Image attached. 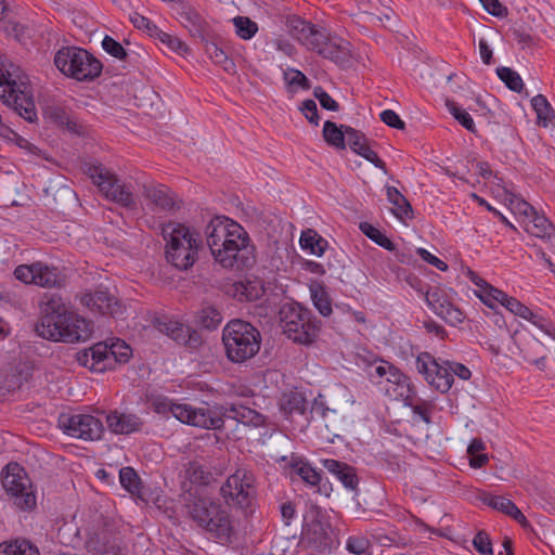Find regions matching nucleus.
I'll return each instance as SVG.
<instances>
[{"mask_svg":"<svg viewBox=\"0 0 555 555\" xmlns=\"http://www.w3.org/2000/svg\"><path fill=\"white\" fill-rule=\"evenodd\" d=\"M1 482L7 494L11 496L18 509L30 512L36 508L37 499L35 490L22 465L16 462H10L1 473Z\"/></svg>","mask_w":555,"mask_h":555,"instance_id":"12","label":"nucleus"},{"mask_svg":"<svg viewBox=\"0 0 555 555\" xmlns=\"http://www.w3.org/2000/svg\"><path fill=\"white\" fill-rule=\"evenodd\" d=\"M496 74L499 78L506 85L508 89L515 92H520L524 88V82L519 74L509 67H498Z\"/></svg>","mask_w":555,"mask_h":555,"instance_id":"47","label":"nucleus"},{"mask_svg":"<svg viewBox=\"0 0 555 555\" xmlns=\"http://www.w3.org/2000/svg\"><path fill=\"white\" fill-rule=\"evenodd\" d=\"M417 372L436 390L446 393L452 387L454 378L449 370L448 361L438 362L429 352H421L416 358Z\"/></svg>","mask_w":555,"mask_h":555,"instance_id":"17","label":"nucleus"},{"mask_svg":"<svg viewBox=\"0 0 555 555\" xmlns=\"http://www.w3.org/2000/svg\"><path fill=\"white\" fill-rule=\"evenodd\" d=\"M403 401L404 404L409 406L415 415H418L423 422L426 424L431 423V411L434 409V403L418 398L415 387L414 396L411 397V399H403Z\"/></svg>","mask_w":555,"mask_h":555,"instance_id":"38","label":"nucleus"},{"mask_svg":"<svg viewBox=\"0 0 555 555\" xmlns=\"http://www.w3.org/2000/svg\"><path fill=\"white\" fill-rule=\"evenodd\" d=\"M180 23L189 30L192 37L199 38L202 42L207 39L208 24L195 10L188 9L181 12Z\"/></svg>","mask_w":555,"mask_h":555,"instance_id":"30","label":"nucleus"},{"mask_svg":"<svg viewBox=\"0 0 555 555\" xmlns=\"http://www.w3.org/2000/svg\"><path fill=\"white\" fill-rule=\"evenodd\" d=\"M531 105L537 113L539 122L542 124V126L547 127L548 125H552L553 119H555V112L543 94L533 96Z\"/></svg>","mask_w":555,"mask_h":555,"instance_id":"40","label":"nucleus"},{"mask_svg":"<svg viewBox=\"0 0 555 555\" xmlns=\"http://www.w3.org/2000/svg\"><path fill=\"white\" fill-rule=\"evenodd\" d=\"M205 53L216 64L223 68L224 72L233 74L235 73L234 62L228 57L227 53L217 46L214 41L208 39L204 40Z\"/></svg>","mask_w":555,"mask_h":555,"instance_id":"37","label":"nucleus"},{"mask_svg":"<svg viewBox=\"0 0 555 555\" xmlns=\"http://www.w3.org/2000/svg\"><path fill=\"white\" fill-rule=\"evenodd\" d=\"M387 366H391V363L385 360H375L369 366L367 375L370 379L376 385H383L384 377L388 373Z\"/></svg>","mask_w":555,"mask_h":555,"instance_id":"54","label":"nucleus"},{"mask_svg":"<svg viewBox=\"0 0 555 555\" xmlns=\"http://www.w3.org/2000/svg\"><path fill=\"white\" fill-rule=\"evenodd\" d=\"M81 305L90 311L102 315L118 317L122 314V306L119 300L106 288L98 287L86 292L80 297Z\"/></svg>","mask_w":555,"mask_h":555,"instance_id":"19","label":"nucleus"},{"mask_svg":"<svg viewBox=\"0 0 555 555\" xmlns=\"http://www.w3.org/2000/svg\"><path fill=\"white\" fill-rule=\"evenodd\" d=\"M300 111L305 115V117L308 119V121L314 126L319 125L320 117L319 112L317 107V103L313 100H305L300 106Z\"/></svg>","mask_w":555,"mask_h":555,"instance_id":"59","label":"nucleus"},{"mask_svg":"<svg viewBox=\"0 0 555 555\" xmlns=\"http://www.w3.org/2000/svg\"><path fill=\"white\" fill-rule=\"evenodd\" d=\"M473 282L481 288L482 294L480 295V299L490 308H493V302H499L511 313L515 314L521 305L518 299L511 297L505 292L488 284L481 278H478L477 280L474 279Z\"/></svg>","mask_w":555,"mask_h":555,"instance_id":"25","label":"nucleus"},{"mask_svg":"<svg viewBox=\"0 0 555 555\" xmlns=\"http://www.w3.org/2000/svg\"><path fill=\"white\" fill-rule=\"evenodd\" d=\"M233 24L236 28V34L244 40L251 39L258 31V25L246 16H237L233 18Z\"/></svg>","mask_w":555,"mask_h":555,"instance_id":"49","label":"nucleus"},{"mask_svg":"<svg viewBox=\"0 0 555 555\" xmlns=\"http://www.w3.org/2000/svg\"><path fill=\"white\" fill-rule=\"evenodd\" d=\"M313 95L320 102V105L327 111L337 112L339 104L322 87H315Z\"/></svg>","mask_w":555,"mask_h":555,"instance_id":"57","label":"nucleus"},{"mask_svg":"<svg viewBox=\"0 0 555 555\" xmlns=\"http://www.w3.org/2000/svg\"><path fill=\"white\" fill-rule=\"evenodd\" d=\"M446 106L449 113L454 117V119L466 130L472 133H476V126L472 116L462 107L457 105L456 102L452 100L446 101Z\"/></svg>","mask_w":555,"mask_h":555,"instance_id":"43","label":"nucleus"},{"mask_svg":"<svg viewBox=\"0 0 555 555\" xmlns=\"http://www.w3.org/2000/svg\"><path fill=\"white\" fill-rule=\"evenodd\" d=\"M263 289L258 287L255 283L247 281L241 282L235 285V295L240 300L254 301L257 300Z\"/></svg>","mask_w":555,"mask_h":555,"instance_id":"50","label":"nucleus"},{"mask_svg":"<svg viewBox=\"0 0 555 555\" xmlns=\"http://www.w3.org/2000/svg\"><path fill=\"white\" fill-rule=\"evenodd\" d=\"M129 20L134 28L145 31L150 37L155 38L159 30L153 22L138 12L130 13Z\"/></svg>","mask_w":555,"mask_h":555,"instance_id":"53","label":"nucleus"},{"mask_svg":"<svg viewBox=\"0 0 555 555\" xmlns=\"http://www.w3.org/2000/svg\"><path fill=\"white\" fill-rule=\"evenodd\" d=\"M108 348L113 370L115 369L116 363L128 362L132 354L130 346H128L125 341H121L119 339L108 345Z\"/></svg>","mask_w":555,"mask_h":555,"instance_id":"46","label":"nucleus"},{"mask_svg":"<svg viewBox=\"0 0 555 555\" xmlns=\"http://www.w3.org/2000/svg\"><path fill=\"white\" fill-rule=\"evenodd\" d=\"M386 196L388 202L393 206L392 212L396 217L400 219L412 217V206L397 188L390 185L386 186Z\"/></svg>","mask_w":555,"mask_h":555,"instance_id":"35","label":"nucleus"},{"mask_svg":"<svg viewBox=\"0 0 555 555\" xmlns=\"http://www.w3.org/2000/svg\"><path fill=\"white\" fill-rule=\"evenodd\" d=\"M36 269H35V262L31 264H21L15 268L14 270V276L16 280L22 281L26 284L33 283L35 284L36 279Z\"/></svg>","mask_w":555,"mask_h":555,"instance_id":"58","label":"nucleus"},{"mask_svg":"<svg viewBox=\"0 0 555 555\" xmlns=\"http://www.w3.org/2000/svg\"><path fill=\"white\" fill-rule=\"evenodd\" d=\"M485 10L493 16L503 17L507 14V9L499 0H480Z\"/></svg>","mask_w":555,"mask_h":555,"instance_id":"64","label":"nucleus"},{"mask_svg":"<svg viewBox=\"0 0 555 555\" xmlns=\"http://www.w3.org/2000/svg\"><path fill=\"white\" fill-rule=\"evenodd\" d=\"M280 321L283 333L297 344L311 345L320 332L321 322L298 302L283 305Z\"/></svg>","mask_w":555,"mask_h":555,"instance_id":"7","label":"nucleus"},{"mask_svg":"<svg viewBox=\"0 0 555 555\" xmlns=\"http://www.w3.org/2000/svg\"><path fill=\"white\" fill-rule=\"evenodd\" d=\"M534 326L540 328L546 335L555 339V326L554 324L546 318L533 313V317L529 320Z\"/></svg>","mask_w":555,"mask_h":555,"instance_id":"60","label":"nucleus"},{"mask_svg":"<svg viewBox=\"0 0 555 555\" xmlns=\"http://www.w3.org/2000/svg\"><path fill=\"white\" fill-rule=\"evenodd\" d=\"M371 546L370 540L362 534L350 535L346 541V550L356 555L367 554Z\"/></svg>","mask_w":555,"mask_h":555,"instance_id":"51","label":"nucleus"},{"mask_svg":"<svg viewBox=\"0 0 555 555\" xmlns=\"http://www.w3.org/2000/svg\"><path fill=\"white\" fill-rule=\"evenodd\" d=\"M222 320V313L214 306L203 307L197 313V323L209 331L216 330Z\"/></svg>","mask_w":555,"mask_h":555,"instance_id":"41","label":"nucleus"},{"mask_svg":"<svg viewBox=\"0 0 555 555\" xmlns=\"http://www.w3.org/2000/svg\"><path fill=\"white\" fill-rule=\"evenodd\" d=\"M188 517L210 539L221 545L232 542L235 528L229 507L209 496L188 492L183 498Z\"/></svg>","mask_w":555,"mask_h":555,"instance_id":"3","label":"nucleus"},{"mask_svg":"<svg viewBox=\"0 0 555 555\" xmlns=\"http://www.w3.org/2000/svg\"><path fill=\"white\" fill-rule=\"evenodd\" d=\"M102 48L106 53L118 60L124 61L127 57V52L124 47L111 36L104 37Z\"/></svg>","mask_w":555,"mask_h":555,"instance_id":"56","label":"nucleus"},{"mask_svg":"<svg viewBox=\"0 0 555 555\" xmlns=\"http://www.w3.org/2000/svg\"><path fill=\"white\" fill-rule=\"evenodd\" d=\"M142 195L155 210L171 211L180 208L176 194L164 184H143Z\"/></svg>","mask_w":555,"mask_h":555,"instance_id":"21","label":"nucleus"},{"mask_svg":"<svg viewBox=\"0 0 555 555\" xmlns=\"http://www.w3.org/2000/svg\"><path fill=\"white\" fill-rule=\"evenodd\" d=\"M78 361L81 365L98 373L113 370L109 358L108 345L104 341L94 344L89 349L78 353Z\"/></svg>","mask_w":555,"mask_h":555,"instance_id":"22","label":"nucleus"},{"mask_svg":"<svg viewBox=\"0 0 555 555\" xmlns=\"http://www.w3.org/2000/svg\"><path fill=\"white\" fill-rule=\"evenodd\" d=\"M206 415L210 417H206L207 424L204 425L205 429L221 430L225 420H233L245 426L255 428L264 427L267 425V416L241 403L206 406L205 416Z\"/></svg>","mask_w":555,"mask_h":555,"instance_id":"13","label":"nucleus"},{"mask_svg":"<svg viewBox=\"0 0 555 555\" xmlns=\"http://www.w3.org/2000/svg\"><path fill=\"white\" fill-rule=\"evenodd\" d=\"M481 501L483 504L488 505L489 507L499 511L507 516H509V513L515 506V503L511 501L509 499H506L501 495H493L489 493H485L481 498Z\"/></svg>","mask_w":555,"mask_h":555,"instance_id":"48","label":"nucleus"},{"mask_svg":"<svg viewBox=\"0 0 555 555\" xmlns=\"http://www.w3.org/2000/svg\"><path fill=\"white\" fill-rule=\"evenodd\" d=\"M307 404L305 395L296 389L283 391L279 399L280 411L286 418L294 414L304 415L307 411Z\"/></svg>","mask_w":555,"mask_h":555,"instance_id":"29","label":"nucleus"},{"mask_svg":"<svg viewBox=\"0 0 555 555\" xmlns=\"http://www.w3.org/2000/svg\"><path fill=\"white\" fill-rule=\"evenodd\" d=\"M517 210L522 218V227L527 233L542 240H551L555 236L553 223L544 215H540L529 203H519Z\"/></svg>","mask_w":555,"mask_h":555,"instance_id":"18","label":"nucleus"},{"mask_svg":"<svg viewBox=\"0 0 555 555\" xmlns=\"http://www.w3.org/2000/svg\"><path fill=\"white\" fill-rule=\"evenodd\" d=\"M310 412L312 417H319L324 421L327 414L334 411L325 404L324 397L320 395L313 400Z\"/></svg>","mask_w":555,"mask_h":555,"instance_id":"63","label":"nucleus"},{"mask_svg":"<svg viewBox=\"0 0 555 555\" xmlns=\"http://www.w3.org/2000/svg\"><path fill=\"white\" fill-rule=\"evenodd\" d=\"M0 555H40L38 548L26 540L0 543Z\"/></svg>","mask_w":555,"mask_h":555,"instance_id":"39","label":"nucleus"},{"mask_svg":"<svg viewBox=\"0 0 555 555\" xmlns=\"http://www.w3.org/2000/svg\"><path fill=\"white\" fill-rule=\"evenodd\" d=\"M292 473L296 474L306 485L318 487V492L328 495L326 489L322 490V472L317 470L312 465L302 457H292L289 464Z\"/></svg>","mask_w":555,"mask_h":555,"instance_id":"28","label":"nucleus"},{"mask_svg":"<svg viewBox=\"0 0 555 555\" xmlns=\"http://www.w3.org/2000/svg\"><path fill=\"white\" fill-rule=\"evenodd\" d=\"M287 27L293 38L308 50L337 64H343L348 60V44L332 39L324 27H319L296 15L287 18Z\"/></svg>","mask_w":555,"mask_h":555,"instance_id":"5","label":"nucleus"},{"mask_svg":"<svg viewBox=\"0 0 555 555\" xmlns=\"http://www.w3.org/2000/svg\"><path fill=\"white\" fill-rule=\"evenodd\" d=\"M153 411L166 417L172 415L183 424L204 428L207 424L205 408H193L188 403H176L171 399L158 396L152 400ZM208 417H210L208 415Z\"/></svg>","mask_w":555,"mask_h":555,"instance_id":"16","label":"nucleus"},{"mask_svg":"<svg viewBox=\"0 0 555 555\" xmlns=\"http://www.w3.org/2000/svg\"><path fill=\"white\" fill-rule=\"evenodd\" d=\"M347 125L338 127L335 122L326 120L323 126V138L325 142L338 150L346 149L347 132L345 128Z\"/></svg>","mask_w":555,"mask_h":555,"instance_id":"36","label":"nucleus"},{"mask_svg":"<svg viewBox=\"0 0 555 555\" xmlns=\"http://www.w3.org/2000/svg\"><path fill=\"white\" fill-rule=\"evenodd\" d=\"M185 478L194 485L207 486L214 480V475L208 466L201 461H190L185 465Z\"/></svg>","mask_w":555,"mask_h":555,"instance_id":"34","label":"nucleus"},{"mask_svg":"<svg viewBox=\"0 0 555 555\" xmlns=\"http://www.w3.org/2000/svg\"><path fill=\"white\" fill-rule=\"evenodd\" d=\"M219 494L229 508L241 512L250 509L257 500L254 473L243 467L236 468L221 485Z\"/></svg>","mask_w":555,"mask_h":555,"instance_id":"9","label":"nucleus"},{"mask_svg":"<svg viewBox=\"0 0 555 555\" xmlns=\"http://www.w3.org/2000/svg\"><path fill=\"white\" fill-rule=\"evenodd\" d=\"M36 333L48 340L74 344L91 337L93 325L67 309L57 294H44L40 302V319Z\"/></svg>","mask_w":555,"mask_h":555,"instance_id":"2","label":"nucleus"},{"mask_svg":"<svg viewBox=\"0 0 555 555\" xmlns=\"http://www.w3.org/2000/svg\"><path fill=\"white\" fill-rule=\"evenodd\" d=\"M360 230L361 232L366 235L370 240H372L374 243L379 245L380 247H384L387 250H395L396 245L395 243L386 236L383 232H380L377 228L372 225L369 222H361L360 223Z\"/></svg>","mask_w":555,"mask_h":555,"instance_id":"42","label":"nucleus"},{"mask_svg":"<svg viewBox=\"0 0 555 555\" xmlns=\"http://www.w3.org/2000/svg\"><path fill=\"white\" fill-rule=\"evenodd\" d=\"M345 131L347 132V143L350 150L386 173V163L380 159L377 153L369 146L365 134L352 127H346Z\"/></svg>","mask_w":555,"mask_h":555,"instance_id":"24","label":"nucleus"},{"mask_svg":"<svg viewBox=\"0 0 555 555\" xmlns=\"http://www.w3.org/2000/svg\"><path fill=\"white\" fill-rule=\"evenodd\" d=\"M152 322L157 331L167 335L178 344L184 339L183 333L186 332V325L183 323L172 320L166 315L157 317Z\"/></svg>","mask_w":555,"mask_h":555,"instance_id":"32","label":"nucleus"},{"mask_svg":"<svg viewBox=\"0 0 555 555\" xmlns=\"http://www.w3.org/2000/svg\"><path fill=\"white\" fill-rule=\"evenodd\" d=\"M311 298L314 307L323 317H328L332 313L330 295L322 285L311 288Z\"/></svg>","mask_w":555,"mask_h":555,"instance_id":"45","label":"nucleus"},{"mask_svg":"<svg viewBox=\"0 0 555 555\" xmlns=\"http://www.w3.org/2000/svg\"><path fill=\"white\" fill-rule=\"evenodd\" d=\"M119 480L121 486L131 494H140L141 492V479L137 472L126 466L119 470Z\"/></svg>","mask_w":555,"mask_h":555,"instance_id":"44","label":"nucleus"},{"mask_svg":"<svg viewBox=\"0 0 555 555\" xmlns=\"http://www.w3.org/2000/svg\"><path fill=\"white\" fill-rule=\"evenodd\" d=\"M222 343L228 360L241 364L253 359L259 352L261 335L251 323L234 319L223 327Z\"/></svg>","mask_w":555,"mask_h":555,"instance_id":"6","label":"nucleus"},{"mask_svg":"<svg viewBox=\"0 0 555 555\" xmlns=\"http://www.w3.org/2000/svg\"><path fill=\"white\" fill-rule=\"evenodd\" d=\"M388 373L384 377V389L390 397L411 399L414 396V385L409 376L403 374L397 366H387Z\"/></svg>","mask_w":555,"mask_h":555,"instance_id":"23","label":"nucleus"},{"mask_svg":"<svg viewBox=\"0 0 555 555\" xmlns=\"http://www.w3.org/2000/svg\"><path fill=\"white\" fill-rule=\"evenodd\" d=\"M36 279L35 284L41 287L52 288L61 287L64 284V276L55 267L38 261L35 262Z\"/></svg>","mask_w":555,"mask_h":555,"instance_id":"31","label":"nucleus"},{"mask_svg":"<svg viewBox=\"0 0 555 555\" xmlns=\"http://www.w3.org/2000/svg\"><path fill=\"white\" fill-rule=\"evenodd\" d=\"M106 423L108 429L117 435H129L140 431L143 426V422L139 416L117 411L111 412L106 416Z\"/></svg>","mask_w":555,"mask_h":555,"instance_id":"27","label":"nucleus"},{"mask_svg":"<svg viewBox=\"0 0 555 555\" xmlns=\"http://www.w3.org/2000/svg\"><path fill=\"white\" fill-rule=\"evenodd\" d=\"M473 546L480 555H494L492 541L485 530H479L473 539Z\"/></svg>","mask_w":555,"mask_h":555,"instance_id":"55","label":"nucleus"},{"mask_svg":"<svg viewBox=\"0 0 555 555\" xmlns=\"http://www.w3.org/2000/svg\"><path fill=\"white\" fill-rule=\"evenodd\" d=\"M426 304L435 314L452 326H456L464 321L465 317L461 309L455 307L437 287L426 292Z\"/></svg>","mask_w":555,"mask_h":555,"instance_id":"20","label":"nucleus"},{"mask_svg":"<svg viewBox=\"0 0 555 555\" xmlns=\"http://www.w3.org/2000/svg\"><path fill=\"white\" fill-rule=\"evenodd\" d=\"M55 66L66 76L79 81H91L99 77L103 64L87 50L64 47L54 56Z\"/></svg>","mask_w":555,"mask_h":555,"instance_id":"10","label":"nucleus"},{"mask_svg":"<svg viewBox=\"0 0 555 555\" xmlns=\"http://www.w3.org/2000/svg\"><path fill=\"white\" fill-rule=\"evenodd\" d=\"M321 463L346 489L354 492L358 491L359 477L353 466L334 459H324Z\"/></svg>","mask_w":555,"mask_h":555,"instance_id":"26","label":"nucleus"},{"mask_svg":"<svg viewBox=\"0 0 555 555\" xmlns=\"http://www.w3.org/2000/svg\"><path fill=\"white\" fill-rule=\"evenodd\" d=\"M206 243L217 263L243 270L255 263V246L246 230L234 220L216 216L205 227Z\"/></svg>","mask_w":555,"mask_h":555,"instance_id":"1","label":"nucleus"},{"mask_svg":"<svg viewBox=\"0 0 555 555\" xmlns=\"http://www.w3.org/2000/svg\"><path fill=\"white\" fill-rule=\"evenodd\" d=\"M13 64L0 52V98L15 113L29 122L37 119L36 106L28 95L27 86L13 78Z\"/></svg>","mask_w":555,"mask_h":555,"instance_id":"8","label":"nucleus"},{"mask_svg":"<svg viewBox=\"0 0 555 555\" xmlns=\"http://www.w3.org/2000/svg\"><path fill=\"white\" fill-rule=\"evenodd\" d=\"M163 236L166 241L167 262L179 271L191 269L203 248L199 233L183 223L169 222L163 227Z\"/></svg>","mask_w":555,"mask_h":555,"instance_id":"4","label":"nucleus"},{"mask_svg":"<svg viewBox=\"0 0 555 555\" xmlns=\"http://www.w3.org/2000/svg\"><path fill=\"white\" fill-rule=\"evenodd\" d=\"M299 243L304 250H309L318 257H321L328 247V242L313 229L302 231Z\"/></svg>","mask_w":555,"mask_h":555,"instance_id":"33","label":"nucleus"},{"mask_svg":"<svg viewBox=\"0 0 555 555\" xmlns=\"http://www.w3.org/2000/svg\"><path fill=\"white\" fill-rule=\"evenodd\" d=\"M155 38L165 44L169 50L179 54H184L189 51L188 46L182 40L176 36L163 31L162 29L158 30Z\"/></svg>","mask_w":555,"mask_h":555,"instance_id":"52","label":"nucleus"},{"mask_svg":"<svg viewBox=\"0 0 555 555\" xmlns=\"http://www.w3.org/2000/svg\"><path fill=\"white\" fill-rule=\"evenodd\" d=\"M85 172L104 196L126 208H133L135 201L131 188L102 164H87Z\"/></svg>","mask_w":555,"mask_h":555,"instance_id":"14","label":"nucleus"},{"mask_svg":"<svg viewBox=\"0 0 555 555\" xmlns=\"http://www.w3.org/2000/svg\"><path fill=\"white\" fill-rule=\"evenodd\" d=\"M380 119L387 126L402 130L405 127L404 121L399 117V115L392 109H385L380 113Z\"/></svg>","mask_w":555,"mask_h":555,"instance_id":"62","label":"nucleus"},{"mask_svg":"<svg viewBox=\"0 0 555 555\" xmlns=\"http://www.w3.org/2000/svg\"><path fill=\"white\" fill-rule=\"evenodd\" d=\"M302 542L319 554H330L337 545V538L325 514L313 507L305 517Z\"/></svg>","mask_w":555,"mask_h":555,"instance_id":"11","label":"nucleus"},{"mask_svg":"<svg viewBox=\"0 0 555 555\" xmlns=\"http://www.w3.org/2000/svg\"><path fill=\"white\" fill-rule=\"evenodd\" d=\"M183 334L184 339L181 340V345H184L191 349H197L203 344V337L196 330L186 325V332Z\"/></svg>","mask_w":555,"mask_h":555,"instance_id":"61","label":"nucleus"},{"mask_svg":"<svg viewBox=\"0 0 555 555\" xmlns=\"http://www.w3.org/2000/svg\"><path fill=\"white\" fill-rule=\"evenodd\" d=\"M59 427L64 434L86 441L100 440L104 434L102 421L91 414H61Z\"/></svg>","mask_w":555,"mask_h":555,"instance_id":"15","label":"nucleus"}]
</instances>
